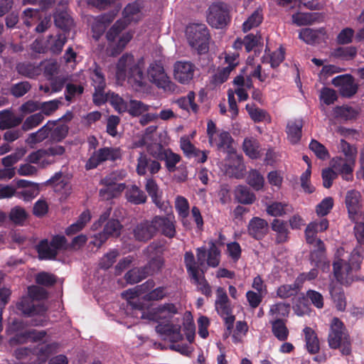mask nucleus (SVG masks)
<instances>
[{"instance_id": "nucleus-1", "label": "nucleus", "mask_w": 364, "mask_h": 364, "mask_svg": "<svg viewBox=\"0 0 364 364\" xmlns=\"http://www.w3.org/2000/svg\"><path fill=\"white\" fill-rule=\"evenodd\" d=\"M137 295L138 291L136 289H129L122 294L127 300V309L131 316L159 323L156 326V331L164 340L182 341L183 331L188 343L193 342L196 327L190 312L186 311L181 315L178 312L176 306L169 303L152 308L146 312L140 304L134 301Z\"/></svg>"}, {"instance_id": "nucleus-2", "label": "nucleus", "mask_w": 364, "mask_h": 364, "mask_svg": "<svg viewBox=\"0 0 364 364\" xmlns=\"http://www.w3.org/2000/svg\"><path fill=\"white\" fill-rule=\"evenodd\" d=\"M207 134L210 146L228 154V157L225 162V171L229 174H232V172L230 170L233 167L240 166L241 157L235 152L233 146L234 141L231 135L228 132L218 129L213 121L208 122Z\"/></svg>"}, {"instance_id": "nucleus-3", "label": "nucleus", "mask_w": 364, "mask_h": 364, "mask_svg": "<svg viewBox=\"0 0 364 364\" xmlns=\"http://www.w3.org/2000/svg\"><path fill=\"white\" fill-rule=\"evenodd\" d=\"M145 63L143 58L135 59L131 53H124L119 59L116 65V79L118 83L127 80L134 89L145 86L143 78V70Z\"/></svg>"}, {"instance_id": "nucleus-4", "label": "nucleus", "mask_w": 364, "mask_h": 364, "mask_svg": "<svg viewBox=\"0 0 364 364\" xmlns=\"http://www.w3.org/2000/svg\"><path fill=\"white\" fill-rule=\"evenodd\" d=\"M360 247L355 248L350 255L343 247L337 250L336 260L333 262V272L341 284L347 285L353 281V272L360 268Z\"/></svg>"}, {"instance_id": "nucleus-5", "label": "nucleus", "mask_w": 364, "mask_h": 364, "mask_svg": "<svg viewBox=\"0 0 364 364\" xmlns=\"http://www.w3.org/2000/svg\"><path fill=\"white\" fill-rule=\"evenodd\" d=\"M143 80L145 86L139 89H134L137 92H144L149 88V83H151L159 89L166 92H173L175 90V84L171 82L166 74L163 64L159 60L151 62L146 70L143 72Z\"/></svg>"}, {"instance_id": "nucleus-6", "label": "nucleus", "mask_w": 364, "mask_h": 364, "mask_svg": "<svg viewBox=\"0 0 364 364\" xmlns=\"http://www.w3.org/2000/svg\"><path fill=\"white\" fill-rule=\"evenodd\" d=\"M186 36L189 46L198 53H205L208 50L210 35L205 24L188 25L186 29Z\"/></svg>"}, {"instance_id": "nucleus-7", "label": "nucleus", "mask_w": 364, "mask_h": 364, "mask_svg": "<svg viewBox=\"0 0 364 364\" xmlns=\"http://www.w3.org/2000/svg\"><path fill=\"white\" fill-rule=\"evenodd\" d=\"M65 151V148L60 145L40 149L30 153L26 157V161L36 164L41 168H45L55 163L56 157L62 156Z\"/></svg>"}, {"instance_id": "nucleus-8", "label": "nucleus", "mask_w": 364, "mask_h": 364, "mask_svg": "<svg viewBox=\"0 0 364 364\" xmlns=\"http://www.w3.org/2000/svg\"><path fill=\"white\" fill-rule=\"evenodd\" d=\"M328 342L331 348L336 349L341 347L343 355H348L350 352L348 335L343 323L337 318H333L331 321Z\"/></svg>"}, {"instance_id": "nucleus-9", "label": "nucleus", "mask_w": 364, "mask_h": 364, "mask_svg": "<svg viewBox=\"0 0 364 364\" xmlns=\"http://www.w3.org/2000/svg\"><path fill=\"white\" fill-rule=\"evenodd\" d=\"M124 26L125 25L123 23L117 21L107 33V38L109 41L107 51L110 55L115 56L120 53L133 37L131 32L124 33L119 37L117 43H115L117 36Z\"/></svg>"}, {"instance_id": "nucleus-10", "label": "nucleus", "mask_w": 364, "mask_h": 364, "mask_svg": "<svg viewBox=\"0 0 364 364\" xmlns=\"http://www.w3.org/2000/svg\"><path fill=\"white\" fill-rule=\"evenodd\" d=\"M208 23L215 28H223L230 20L229 5L218 1L211 4L206 11Z\"/></svg>"}, {"instance_id": "nucleus-11", "label": "nucleus", "mask_w": 364, "mask_h": 364, "mask_svg": "<svg viewBox=\"0 0 364 364\" xmlns=\"http://www.w3.org/2000/svg\"><path fill=\"white\" fill-rule=\"evenodd\" d=\"M215 307L217 313L223 318L227 329L230 331L233 328L235 318L232 314V308L224 288L218 287L216 289Z\"/></svg>"}, {"instance_id": "nucleus-12", "label": "nucleus", "mask_w": 364, "mask_h": 364, "mask_svg": "<svg viewBox=\"0 0 364 364\" xmlns=\"http://www.w3.org/2000/svg\"><path fill=\"white\" fill-rule=\"evenodd\" d=\"M197 261L191 252H186L184 256V262L187 271L191 278H197V274L205 269L206 249L203 247L196 250Z\"/></svg>"}, {"instance_id": "nucleus-13", "label": "nucleus", "mask_w": 364, "mask_h": 364, "mask_svg": "<svg viewBox=\"0 0 364 364\" xmlns=\"http://www.w3.org/2000/svg\"><path fill=\"white\" fill-rule=\"evenodd\" d=\"M155 234L160 232L168 238H173L176 235V219L173 213H167L165 215H156L152 219Z\"/></svg>"}, {"instance_id": "nucleus-14", "label": "nucleus", "mask_w": 364, "mask_h": 364, "mask_svg": "<svg viewBox=\"0 0 364 364\" xmlns=\"http://www.w3.org/2000/svg\"><path fill=\"white\" fill-rule=\"evenodd\" d=\"M328 228V221L326 218L310 223L305 230L306 242L309 244L314 245L319 251H323L324 250V245L320 239L317 238L316 235L319 232L325 231Z\"/></svg>"}, {"instance_id": "nucleus-15", "label": "nucleus", "mask_w": 364, "mask_h": 364, "mask_svg": "<svg viewBox=\"0 0 364 364\" xmlns=\"http://www.w3.org/2000/svg\"><path fill=\"white\" fill-rule=\"evenodd\" d=\"M121 156L119 148L105 147L95 151L86 163L87 169L96 168L100 163L107 160L114 161Z\"/></svg>"}, {"instance_id": "nucleus-16", "label": "nucleus", "mask_w": 364, "mask_h": 364, "mask_svg": "<svg viewBox=\"0 0 364 364\" xmlns=\"http://www.w3.org/2000/svg\"><path fill=\"white\" fill-rule=\"evenodd\" d=\"M345 203L348 210L349 218L356 221L363 217L362 214L361 194L355 190H350L346 193Z\"/></svg>"}, {"instance_id": "nucleus-17", "label": "nucleus", "mask_w": 364, "mask_h": 364, "mask_svg": "<svg viewBox=\"0 0 364 364\" xmlns=\"http://www.w3.org/2000/svg\"><path fill=\"white\" fill-rule=\"evenodd\" d=\"M117 176V173H112L102 180V183L105 184V187L100 190V195L103 200H109L115 197L125 188L124 183H117L115 182Z\"/></svg>"}, {"instance_id": "nucleus-18", "label": "nucleus", "mask_w": 364, "mask_h": 364, "mask_svg": "<svg viewBox=\"0 0 364 364\" xmlns=\"http://www.w3.org/2000/svg\"><path fill=\"white\" fill-rule=\"evenodd\" d=\"M195 66L189 61H177L173 65V77L181 84H188L193 77Z\"/></svg>"}, {"instance_id": "nucleus-19", "label": "nucleus", "mask_w": 364, "mask_h": 364, "mask_svg": "<svg viewBox=\"0 0 364 364\" xmlns=\"http://www.w3.org/2000/svg\"><path fill=\"white\" fill-rule=\"evenodd\" d=\"M46 183L51 186L61 198H66L71 193L69 180L61 172L55 173Z\"/></svg>"}, {"instance_id": "nucleus-20", "label": "nucleus", "mask_w": 364, "mask_h": 364, "mask_svg": "<svg viewBox=\"0 0 364 364\" xmlns=\"http://www.w3.org/2000/svg\"><path fill=\"white\" fill-rule=\"evenodd\" d=\"M122 228V226L118 220L112 219L107 223L103 232L95 235L94 240L91 242L95 246L100 247L107 240L108 237L118 236Z\"/></svg>"}, {"instance_id": "nucleus-21", "label": "nucleus", "mask_w": 364, "mask_h": 364, "mask_svg": "<svg viewBox=\"0 0 364 364\" xmlns=\"http://www.w3.org/2000/svg\"><path fill=\"white\" fill-rule=\"evenodd\" d=\"M332 83L339 87L341 94L344 97H350L356 93L358 85L355 83L351 75H339L332 80Z\"/></svg>"}, {"instance_id": "nucleus-22", "label": "nucleus", "mask_w": 364, "mask_h": 364, "mask_svg": "<svg viewBox=\"0 0 364 364\" xmlns=\"http://www.w3.org/2000/svg\"><path fill=\"white\" fill-rule=\"evenodd\" d=\"M17 309L23 314L34 316L36 315L43 316L47 309L44 304L37 302L28 296L23 297L17 304Z\"/></svg>"}, {"instance_id": "nucleus-23", "label": "nucleus", "mask_w": 364, "mask_h": 364, "mask_svg": "<svg viewBox=\"0 0 364 364\" xmlns=\"http://www.w3.org/2000/svg\"><path fill=\"white\" fill-rule=\"evenodd\" d=\"M239 55L237 53L226 54L225 63L228 65L218 72L213 77V82L215 85H220L227 80L230 72L238 65Z\"/></svg>"}, {"instance_id": "nucleus-24", "label": "nucleus", "mask_w": 364, "mask_h": 364, "mask_svg": "<svg viewBox=\"0 0 364 364\" xmlns=\"http://www.w3.org/2000/svg\"><path fill=\"white\" fill-rule=\"evenodd\" d=\"M355 161L346 159L341 156H336L331 160V168L338 173L341 174L343 178L350 181L353 178V171Z\"/></svg>"}, {"instance_id": "nucleus-25", "label": "nucleus", "mask_w": 364, "mask_h": 364, "mask_svg": "<svg viewBox=\"0 0 364 364\" xmlns=\"http://www.w3.org/2000/svg\"><path fill=\"white\" fill-rule=\"evenodd\" d=\"M133 235L136 240L146 242L155 234V228L152 220H144L138 223L133 229Z\"/></svg>"}, {"instance_id": "nucleus-26", "label": "nucleus", "mask_w": 364, "mask_h": 364, "mask_svg": "<svg viewBox=\"0 0 364 364\" xmlns=\"http://www.w3.org/2000/svg\"><path fill=\"white\" fill-rule=\"evenodd\" d=\"M144 16V3L141 0H136L126 6L123 11V18L127 23L138 21Z\"/></svg>"}, {"instance_id": "nucleus-27", "label": "nucleus", "mask_w": 364, "mask_h": 364, "mask_svg": "<svg viewBox=\"0 0 364 364\" xmlns=\"http://www.w3.org/2000/svg\"><path fill=\"white\" fill-rule=\"evenodd\" d=\"M268 230V223L264 219L255 217L249 222L248 233L257 240L263 238L267 234Z\"/></svg>"}, {"instance_id": "nucleus-28", "label": "nucleus", "mask_w": 364, "mask_h": 364, "mask_svg": "<svg viewBox=\"0 0 364 364\" xmlns=\"http://www.w3.org/2000/svg\"><path fill=\"white\" fill-rule=\"evenodd\" d=\"M145 189L151 198L153 203L165 211L168 208H171L167 203L161 201V192L159 191V186L153 178H147L146 180Z\"/></svg>"}, {"instance_id": "nucleus-29", "label": "nucleus", "mask_w": 364, "mask_h": 364, "mask_svg": "<svg viewBox=\"0 0 364 364\" xmlns=\"http://www.w3.org/2000/svg\"><path fill=\"white\" fill-rule=\"evenodd\" d=\"M114 16L105 14L97 17H92L90 20L92 24L93 38L97 40L105 32L108 24L112 21Z\"/></svg>"}, {"instance_id": "nucleus-30", "label": "nucleus", "mask_w": 364, "mask_h": 364, "mask_svg": "<svg viewBox=\"0 0 364 364\" xmlns=\"http://www.w3.org/2000/svg\"><path fill=\"white\" fill-rule=\"evenodd\" d=\"M290 305L284 302H278L270 306L268 315L269 321H283L288 317Z\"/></svg>"}, {"instance_id": "nucleus-31", "label": "nucleus", "mask_w": 364, "mask_h": 364, "mask_svg": "<svg viewBox=\"0 0 364 364\" xmlns=\"http://www.w3.org/2000/svg\"><path fill=\"white\" fill-rule=\"evenodd\" d=\"M51 126L53 127L54 123L49 122L37 132L28 134L26 139V143L30 146H33L42 142L50 136L52 129Z\"/></svg>"}, {"instance_id": "nucleus-32", "label": "nucleus", "mask_w": 364, "mask_h": 364, "mask_svg": "<svg viewBox=\"0 0 364 364\" xmlns=\"http://www.w3.org/2000/svg\"><path fill=\"white\" fill-rule=\"evenodd\" d=\"M303 127V122L301 119H294L288 122L286 132L288 140L291 144H296L301 137V129Z\"/></svg>"}, {"instance_id": "nucleus-33", "label": "nucleus", "mask_w": 364, "mask_h": 364, "mask_svg": "<svg viewBox=\"0 0 364 364\" xmlns=\"http://www.w3.org/2000/svg\"><path fill=\"white\" fill-rule=\"evenodd\" d=\"M292 22L298 26L312 24L320 21L322 16L318 13L299 12L292 15Z\"/></svg>"}, {"instance_id": "nucleus-34", "label": "nucleus", "mask_w": 364, "mask_h": 364, "mask_svg": "<svg viewBox=\"0 0 364 364\" xmlns=\"http://www.w3.org/2000/svg\"><path fill=\"white\" fill-rule=\"evenodd\" d=\"M22 120V117H16L8 109L0 112L1 129H6L17 127L21 123Z\"/></svg>"}, {"instance_id": "nucleus-35", "label": "nucleus", "mask_w": 364, "mask_h": 364, "mask_svg": "<svg viewBox=\"0 0 364 364\" xmlns=\"http://www.w3.org/2000/svg\"><path fill=\"white\" fill-rule=\"evenodd\" d=\"M67 41V38L64 33H58L56 35H50L46 41V48L53 53H60L65 43Z\"/></svg>"}, {"instance_id": "nucleus-36", "label": "nucleus", "mask_w": 364, "mask_h": 364, "mask_svg": "<svg viewBox=\"0 0 364 364\" xmlns=\"http://www.w3.org/2000/svg\"><path fill=\"white\" fill-rule=\"evenodd\" d=\"M267 213L273 217H281L293 211L292 207L282 202H273L266 206Z\"/></svg>"}, {"instance_id": "nucleus-37", "label": "nucleus", "mask_w": 364, "mask_h": 364, "mask_svg": "<svg viewBox=\"0 0 364 364\" xmlns=\"http://www.w3.org/2000/svg\"><path fill=\"white\" fill-rule=\"evenodd\" d=\"M272 325L273 335L280 341H285L288 339L289 331L286 325V320L269 321Z\"/></svg>"}, {"instance_id": "nucleus-38", "label": "nucleus", "mask_w": 364, "mask_h": 364, "mask_svg": "<svg viewBox=\"0 0 364 364\" xmlns=\"http://www.w3.org/2000/svg\"><path fill=\"white\" fill-rule=\"evenodd\" d=\"M303 332L308 351L311 353H317L319 350V342L315 331L310 327H305Z\"/></svg>"}, {"instance_id": "nucleus-39", "label": "nucleus", "mask_w": 364, "mask_h": 364, "mask_svg": "<svg viewBox=\"0 0 364 364\" xmlns=\"http://www.w3.org/2000/svg\"><path fill=\"white\" fill-rule=\"evenodd\" d=\"M271 226L272 230L277 233V241L278 242L282 243L287 240L289 231L286 222L274 219Z\"/></svg>"}, {"instance_id": "nucleus-40", "label": "nucleus", "mask_w": 364, "mask_h": 364, "mask_svg": "<svg viewBox=\"0 0 364 364\" xmlns=\"http://www.w3.org/2000/svg\"><path fill=\"white\" fill-rule=\"evenodd\" d=\"M175 208L181 222L186 225V218L189 215V203L188 200L181 196H177L175 199Z\"/></svg>"}, {"instance_id": "nucleus-41", "label": "nucleus", "mask_w": 364, "mask_h": 364, "mask_svg": "<svg viewBox=\"0 0 364 364\" xmlns=\"http://www.w3.org/2000/svg\"><path fill=\"white\" fill-rule=\"evenodd\" d=\"M149 108V105L144 104L141 101L130 99L128 101L126 112H128L132 117H139L148 112Z\"/></svg>"}, {"instance_id": "nucleus-42", "label": "nucleus", "mask_w": 364, "mask_h": 364, "mask_svg": "<svg viewBox=\"0 0 364 364\" xmlns=\"http://www.w3.org/2000/svg\"><path fill=\"white\" fill-rule=\"evenodd\" d=\"M58 347L56 343L50 344H40L36 349L35 353L38 357V360L40 363H45L48 358L53 353L55 352Z\"/></svg>"}, {"instance_id": "nucleus-43", "label": "nucleus", "mask_w": 364, "mask_h": 364, "mask_svg": "<svg viewBox=\"0 0 364 364\" xmlns=\"http://www.w3.org/2000/svg\"><path fill=\"white\" fill-rule=\"evenodd\" d=\"M181 157L179 154L174 153L170 149H166L161 158V161H165V166L167 171L172 173L176 169V164L181 161Z\"/></svg>"}, {"instance_id": "nucleus-44", "label": "nucleus", "mask_w": 364, "mask_h": 364, "mask_svg": "<svg viewBox=\"0 0 364 364\" xmlns=\"http://www.w3.org/2000/svg\"><path fill=\"white\" fill-rule=\"evenodd\" d=\"M195 97V92H189L186 96L180 97L176 101V103L181 109L188 112L192 111L193 112L196 113L198 109V107L194 102Z\"/></svg>"}, {"instance_id": "nucleus-45", "label": "nucleus", "mask_w": 364, "mask_h": 364, "mask_svg": "<svg viewBox=\"0 0 364 364\" xmlns=\"http://www.w3.org/2000/svg\"><path fill=\"white\" fill-rule=\"evenodd\" d=\"M126 197L128 201L134 204L144 203L146 200V194L136 186H132L127 191Z\"/></svg>"}, {"instance_id": "nucleus-46", "label": "nucleus", "mask_w": 364, "mask_h": 364, "mask_svg": "<svg viewBox=\"0 0 364 364\" xmlns=\"http://www.w3.org/2000/svg\"><path fill=\"white\" fill-rule=\"evenodd\" d=\"M263 20V14L260 9L255 10L242 23V31L245 33L257 27Z\"/></svg>"}, {"instance_id": "nucleus-47", "label": "nucleus", "mask_w": 364, "mask_h": 364, "mask_svg": "<svg viewBox=\"0 0 364 364\" xmlns=\"http://www.w3.org/2000/svg\"><path fill=\"white\" fill-rule=\"evenodd\" d=\"M91 218L90 213L88 210L84 211L79 217L76 223L70 225L65 230L68 235H71L80 231L90 221Z\"/></svg>"}, {"instance_id": "nucleus-48", "label": "nucleus", "mask_w": 364, "mask_h": 364, "mask_svg": "<svg viewBox=\"0 0 364 364\" xmlns=\"http://www.w3.org/2000/svg\"><path fill=\"white\" fill-rule=\"evenodd\" d=\"M247 183L255 191H260L264 185L263 176L257 170L252 169L247 176Z\"/></svg>"}, {"instance_id": "nucleus-49", "label": "nucleus", "mask_w": 364, "mask_h": 364, "mask_svg": "<svg viewBox=\"0 0 364 364\" xmlns=\"http://www.w3.org/2000/svg\"><path fill=\"white\" fill-rule=\"evenodd\" d=\"M235 198L237 200L244 204H251L255 200V196L250 189L245 186H239L236 188Z\"/></svg>"}, {"instance_id": "nucleus-50", "label": "nucleus", "mask_w": 364, "mask_h": 364, "mask_svg": "<svg viewBox=\"0 0 364 364\" xmlns=\"http://www.w3.org/2000/svg\"><path fill=\"white\" fill-rule=\"evenodd\" d=\"M37 250L41 259H51L55 257L56 253L47 240H43L37 246Z\"/></svg>"}, {"instance_id": "nucleus-51", "label": "nucleus", "mask_w": 364, "mask_h": 364, "mask_svg": "<svg viewBox=\"0 0 364 364\" xmlns=\"http://www.w3.org/2000/svg\"><path fill=\"white\" fill-rule=\"evenodd\" d=\"M108 102L114 107V109L119 113L126 112L127 109L128 102L124 100L119 95L114 92L107 93Z\"/></svg>"}, {"instance_id": "nucleus-52", "label": "nucleus", "mask_w": 364, "mask_h": 364, "mask_svg": "<svg viewBox=\"0 0 364 364\" xmlns=\"http://www.w3.org/2000/svg\"><path fill=\"white\" fill-rule=\"evenodd\" d=\"M243 150L252 159H257L259 156L258 142L253 138H247L244 140Z\"/></svg>"}, {"instance_id": "nucleus-53", "label": "nucleus", "mask_w": 364, "mask_h": 364, "mask_svg": "<svg viewBox=\"0 0 364 364\" xmlns=\"http://www.w3.org/2000/svg\"><path fill=\"white\" fill-rule=\"evenodd\" d=\"M220 252L214 242H209L208 252H206L205 262L212 267H216L220 263Z\"/></svg>"}, {"instance_id": "nucleus-54", "label": "nucleus", "mask_w": 364, "mask_h": 364, "mask_svg": "<svg viewBox=\"0 0 364 364\" xmlns=\"http://www.w3.org/2000/svg\"><path fill=\"white\" fill-rule=\"evenodd\" d=\"M26 153V149L25 148H18L14 153L1 159L2 164L9 168L20 161L25 156Z\"/></svg>"}, {"instance_id": "nucleus-55", "label": "nucleus", "mask_w": 364, "mask_h": 364, "mask_svg": "<svg viewBox=\"0 0 364 364\" xmlns=\"http://www.w3.org/2000/svg\"><path fill=\"white\" fill-rule=\"evenodd\" d=\"M338 149L344 156V159L355 161L358 151L357 149L351 146L347 141L341 139L338 146Z\"/></svg>"}, {"instance_id": "nucleus-56", "label": "nucleus", "mask_w": 364, "mask_h": 364, "mask_svg": "<svg viewBox=\"0 0 364 364\" xmlns=\"http://www.w3.org/2000/svg\"><path fill=\"white\" fill-rule=\"evenodd\" d=\"M228 334L232 333V341L234 343H238L242 341V339L245 336L247 331L248 326L246 322L245 321H237L236 323L235 328L232 332V328L230 331H228Z\"/></svg>"}, {"instance_id": "nucleus-57", "label": "nucleus", "mask_w": 364, "mask_h": 364, "mask_svg": "<svg viewBox=\"0 0 364 364\" xmlns=\"http://www.w3.org/2000/svg\"><path fill=\"white\" fill-rule=\"evenodd\" d=\"M44 119V116L42 113L38 112L32 114L27 117L21 127V129L24 132L29 131L36 127H38Z\"/></svg>"}, {"instance_id": "nucleus-58", "label": "nucleus", "mask_w": 364, "mask_h": 364, "mask_svg": "<svg viewBox=\"0 0 364 364\" xmlns=\"http://www.w3.org/2000/svg\"><path fill=\"white\" fill-rule=\"evenodd\" d=\"M323 33V29L304 28L300 31L299 37L306 43L312 44L316 42L318 34H322Z\"/></svg>"}, {"instance_id": "nucleus-59", "label": "nucleus", "mask_w": 364, "mask_h": 364, "mask_svg": "<svg viewBox=\"0 0 364 364\" xmlns=\"http://www.w3.org/2000/svg\"><path fill=\"white\" fill-rule=\"evenodd\" d=\"M83 91L84 87L82 85L68 82L66 85L65 91V100L68 102H72L74 98L80 96Z\"/></svg>"}, {"instance_id": "nucleus-60", "label": "nucleus", "mask_w": 364, "mask_h": 364, "mask_svg": "<svg viewBox=\"0 0 364 364\" xmlns=\"http://www.w3.org/2000/svg\"><path fill=\"white\" fill-rule=\"evenodd\" d=\"M330 293L336 309L341 311H344L346 301L343 292L339 289L331 288Z\"/></svg>"}, {"instance_id": "nucleus-61", "label": "nucleus", "mask_w": 364, "mask_h": 364, "mask_svg": "<svg viewBox=\"0 0 364 364\" xmlns=\"http://www.w3.org/2000/svg\"><path fill=\"white\" fill-rule=\"evenodd\" d=\"M36 282L42 286L51 287L56 283L57 277L53 274L41 272L36 275Z\"/></svg>"}, {"instance_id": "nucleus-62", "label": "nucleus", "mask_w": 364, "mask_h": 364, "mask_svg": "<svg viewBox=\"0 0 364 364\" xmlns=\"http://www.w3.org/2000/svg\"><path fill=\"white\" fill-rule=\"evenodd\" d=\"M54 21L56 26L68 29L73 24V20L66 11L56 13L54 15Z\"/></svg>"}, {"instance_id": "nucleus-63", "label": "nucleus", "mask_w": 364, "mask_h": 364, "mask_svg": "<svg viewBox=\"0 0 364 364\" xmlns=\"http://www.w3.org/2000/svg\"><path fill=\"white\" fill-rule=\"evenodd\" d=\"M300 287L299 282L295 281L293 284H284L279 287L277 289V294L280 298H287L295 294Z\"/></svg>"}, {"instance_id": "nucleus-64", "label": "nucleus", "mask_w": 364, "mask_h": 364, "mask_svg": "<svg viewBox=\"0 0 364 364\" xmlns=\"http://www.w3.org/2000/svg\"><path fill=\"white\" fill-rule=\"evenodd\" d=\"M148 275L145 269H132L129 271L126 275L125 279L129 283H138L144 278H146Z\"/></svg>"}]
</instances>
